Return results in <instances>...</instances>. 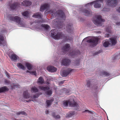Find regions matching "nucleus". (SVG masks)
Wrapping results in <instances>:
<instances>
[{
    "label": "nucleus",
    "mask_w": 120,
    "mask_h": 120,
    "mask_svg": "<svg viewBox=\"0 0 120 120\" xmlns=\"http://www.w3.org/2000/svg\"><path fill=\"white\" fill-rule=\"evenodd\" d=\"M32 17L36 18L41 19L40 20H37V21L33 22L32 24L34 25L35 24V28L37 30H40L43 27L45 30L47 31L49 30V26L47 24H41V23L44 21L41 19V15L39 13H34L32 15Z\"/></svg>",
    "instance_id": "1"
},
{
    "label": "nucleus",
    "mask_w": 120,
    "mask_h": 120,
    "mask_svg": "<svg viewBox=\"0 0 120 120\" xmlns=\"http://www.w3.org/2000/svg\"><path fill=\"white\" fill-rule=\"evenodd\" d=\"M104 1L108 6L112 7H115L117 4V0H97L92 2L93 5H94V7L95 8H98L100 7V3Z\"/></svg>",
    "instance_id": "2"
},
{
    "label": "nucleus",
    "mask_w": 120,
    "mask_h": 120,
    "mask_svg": "<svg viewBox=\"0 0 120 120\" xmlns=\"http://www.w3.org/2000/svg\"><path fill=\"white\" fill-rule=\"evenodd\" d=\"M74 98V97H72L69 100L64 101L63 104V107L65 108L69 106L75 107L76 109H78L79 106L75 102Z\"/></svg>",
    "instance_id": "3"
},
{
    "label": "nucleus",
    "mask_w": 120,
    "mask_h": 120,
    "mask_svg": "<svg viewBox=\"0 0 120 120\" xmlns=\"http://www.w3.org/2000/svg\"><path fill=\"white\" fill-rule=\"evenodd\" d=\"M8 17L10 20L16 22L19 26L22 27H25V23L18 16H13L9 15Z\"/></svg>",
    "instance_id": "4"
},
{
    "label": "nucleus",
    "mask_w": 120,
    "mask_h": 120,
    "mask_svg": "<svg viewBox=\"0 0 120 120\" xmlns=\"http://www.w3.org/2000/svg\"><path fill=\"white\" fill-rule=\"evenodd\" d=\"M23 97L24 98L28 100L26 101L29 102L31 101L33 102L36 101V98H38V96L37 94L35 95H30L29 93L28 90L24 91L23 94Z\"/></svg>",
    "instance_id": "5"
},
{
    "label": "nucleus",
    "mask_w": 120,
    "mask_h": 120,
    "mask_svg": "<svg viewBox=\"0 0 120 120\" xmlns=\"http://www.w3.org/2000/svg\"><path fill=\"white\" fill-rule=\"evenodd\" d=\"M56 10L55 9H52L49 10L48 11H46L45 12V13L47 14L50 13L52 14V15L53 16L54 15L55 16L58 15L60 16L61 18L63 19H65V16L64 14L62 11L59 10L58 11V12H55Z\"/></svg>",
    "instance_id": "6"
},
{
    "label": "nucleus",
    "mask_w": 120,
    "mask_h": 120,
    "mask_svg": "<svg viewBox=\"0 0 120 120\" xmlns=\"http://www.w3.org/2000/svg\"><path fill=\"white\" fill-rule=\"evenodd\" d=\"M89 38V37H87L84 39L82 42L85 41L89 43L90 46L92 47L95 46L98 44L99 38L97 37H93L91 39L87 40V39Z\"/></svg>",
    "instance_id": "7"
},
{
    "label": "nucleus",
    "mask_w": 120,
    "mask_h": 120,
    "mask_svg": "<svg viewBox=\"0 0 120 120\" xmlns=\"http://www.w3.org/2000/svg\"><path fill=\"white\" fill-rule=\"evenodd\" d=\"M103 45L105 47H107L109 45L112 46L114 45L116 43V37L112 38L110 39V40H105L104 41Z\"/></svg>",
    "instance_id": "8"
},
{
    "label": "nucleus",
    "mask_w": 120,
    "mask_h": 120,
    "mask_svg": "<svg viewBox=\"0 0 120 120\" xmlns=\"http://www.w3.org/2000/svg\"><path fill=\"white\" fill-rule=\"evenodd\" d=\"M62 34L58 32L57 30L53 29L51 30V36L56 40H58L62 38Z\"/></svg>",
    "instance_id": "9"
},
{
    "label": "nucleus",
    "mask_w": 120,
    "mask_h": 120,
    "mask_svg": "<svg viewBox=\"0 0 120 120\" xmlns=\"http://www.w3.org/2000/svg\"><path fill=\"white\" fill-rule=\"evenodd\" d=\"M104 21L105 20L102 18L100 15L96 16L93 21L94 23L98 26L101 25L102 22Z\"/></svg>",
    "instance_id": "10"
},
{
    "label": "nucleus",
    "mask_w": 120,
    "mask_h": 120,
    "mask_svg": "<svg viewBox=\"0 0 120 120\" xmlns=\"http://www.w3.org/2000/svg\"><path fill=\"white\" fill-rule=\"evenodd\" d=\"M6 31L4 30H2L0 32V45L4 46L6 45V42L4 41V37L2 35Z\"/></svg>",
    "instance_id": "11"
},
{
    "label": "nucleus",
    "mask_w": 120,
    "mask_h": 120,
    "mask_svg": "<svg viewBox=\"0 0 120 120\" xmlns=\"http://www.w3.org/2000/svg\"><path fill=\"white\" fill-rule=\"evenodd\" d=\"M32 4V2L29 0H24L21 3L22 5L26 7L30 6Z\"/></svg>",
    "instance_id": "12"
},
{
    "label": "nucleus",
    "mask_w": 120,
    "mask_h": 120,
    "mask_svg": "<svg viewBox=\"0 0 120 120\" xmlns=\"http://www.w3.org/2000/svg\"><path fill=\"white\" fill-rule=\"evenodd\" d=\"M49 6L48 4H45L41 5L40 8V11H43L45 10L48 9L49 8Z\"/></svg>",
    "instance_id": "13"
},
{
    "label": "nucleus",
    "mask_w": 120,
    "mask_h": 120,
    "mask_svg": "<svg viewBox=\"0 0 120 120\" xmlns=\"http://www.w3.org/2000/svg\"><path fill=\"white\" fill-rule=\"evenodd\" d=\"M70 46L69 44H66L62 48V51L64 53H66L70 49Z\"/></svg>",
    "instance_id": "14"
},
{
    "label": "nucleus",
    "mask_w": 120,
    "mask_h": 120,
    "mask_svg": "<svg viewBox=\"0 0 120 120\" xmlns=\"http://www.w3.org/2000/svg\"><path fill=\"white\" fill-rule=\"evenodd\" d=\"M70 60L68 59H63L61 62L62 64L65 66L69 65L70 64Z\"/></svg>",
    "instance_id": "15"
},
{
    "label": "nucleus",
    "mask_w": 120,
    "mask_h": 120,
    "mask_svg": "<svg viewBox=\"0 0 120 120\" xmlns=\"http://www.w3.org/2000/svg\"><path fill=\"white\" fill-rule=\"evenodd\" d=\"M72 71V69H68L64 71L62 73V75L64 77L70 74Z\"/></svg>",
    "instance_id": "16"
},
{
    "label": "nucleus",
    "mask_w": 120,
    "mask_h": 120,
    "mask_svg": "<svg viewBox=\"0 0 120 120\" xmlns=\"http://www.w3.org/2000/svg\"><path fill=\"white\" fill-rule=\"evenodd\" d=\"M111 26L107 27L105 34V37H108L109 36L111 32Z\"/></svg>",
    "instance_id": "17"
},
{
    "label": "nucleus",
    "mask_w": 120,
    "mask_h": 120,
    "mask_svg": "<svg viewBox=\"0 0 120 120\" xmlns=\"http://www.w3.org/2000/svg\"><path fill=\"white\" fill-rule=\"evenodd\" d=\"M10 58L12 60L16 62L19 59L18 56L15 54H12L10 57Z\"/></svg>",
    "instance_id": "18"
},
{
    "label": "nucleus",
    "mask_w": 120,
    "mask_h": 120,
    "mask_svg": "<svg viewBox=\"0 0 120 120\" xmlns=\"http://www.w3.org/2000/svg\"><path fill=\"white\" fill-rule=\"evenodd\" d=\"M98 73L99 75L103 76H108L109 75V73L104 71H100Z\"/></svg>",
    "instance_id": "19"
},
{
    "label": "nucleus",
    "mask_w": 120,
    "mask_h": 120,
    "mask_svg": "<svg viewBox=\"0 0 120 120\" xmlns=\"http://www.w3.org/2000/svg\"><path fill=\"white\" fill-rule=\"evenodd\" d=\"M47 69L49 71L51 72H55L56 70V68L52 66L48 67Z\"/></svg>",
    "instance_id": "20"
},
{
    "label": "nucleus",
    "mask_w": 120,
    "mask_h": 120,
    "mask_svg": "<svg viewBox=\"0 0 120 120\" xmlns=\"http://www.w3.org/2000/svg\"><path fill=\"white\" fill-rule=\"evenodd\" d=\"M25 65L27 69L29 70H32L34 68L33 66L31 64L28 63H26Z\"/></svg>",
    "instance_id": "21"
},
{
    "label": "nucleus",
    "mask_w": 120,
    "mask_h": 120,
    "mask_svg": "<svg viewBox=\"0 0 120 120\" xmlns=\"http://www.w3.org/2000/svg\"><path fill=\"white\" fill-rule=\"evenodd\" d=\"M45 81L43 78L42 77H39L37 81L38 83L42 84L44 83Z\"/></svg>",
    "instance_id": "22"
},
{
    "label": "nucleus",
    "mask_w": 120,
    "mask_h": 120,
    "mask_svg": "<svg viewBox=\"0 0 120 120\" xmlns=\"http://www.w3.org/2000/svg\"><path fill=\"white\" fill-rule=\"evenodd\" d=\"M17 66L19 68L23 70H25L26 69V67L20 63H17Z\"/></svg>",
    "instance_id": "23"
},
{
    "label": "nucleus",
    "mask_w": 120,
    "mask_h": 120,
    "mask_svg": "<svg viewBox=\"0 0 120 120\" xmlns=\"http://www.w3.org/2000/svg\"><path fill=\"white\" fill-rule=\"evenodd\" d=\"M38 90L37 88L35 86H33L31 89V91L32 93H36L38 92Z\"/></svg>",
    "instance_id": "24"
},
{
    "label": "nucleus",
    "mask_w": 120,
    "mask_h": 120,
    "mask_svg": "<svg viewBox=\"0 0 120 120\" xmlns=\"http://www.w3.org/2000/svg\"><path fill=\"white\" fill-rule=\"evenodd\" d=\"M38 88L39 89L43 91H45L49 89V88L48 86H39Z\"/></svg>",
    "instance_id": "25"
},
{
    "label": "nucleus",
    "mask_w": 120,
    "mask_h": 120,
    "mask_svg": "<svg viewBox=\"0 0 120 120\" xmlns=\"http://www.w3.org/2000/svg\"><path fill=\"white\" fill-rule=\"evenodd\" d=\"M80 10L84 13L85 15L86 16H89L91 13V12L90 11L86 10L85 9L83 10L81 9H80Z\"/></svg>",
    "instance_id": "26"
},
{
    "label": "nucleus",
    "mask_w": 120,
    "mask_h": 120,
    "mask_svg": "<svg viewBox=\"0 0 120 120\" xmlns=\"http://www.w3.org/2000/svg\"><path fill=\"white\" fill-rule=\"evenodd\" d=\"M22 14L24 17H29V12L28 11H26L22 12Z\"/></svg>",
    "instance_id": "27"
},
{
    "label": "nucleus",
    "mask_w": 120,
    "mask_h": 120,
    "mask_svg": "<svg viewBox=\"0 0 120 120\" xmlns=\"http://www.w3.org/2000/svg\"><path fill=\"white\" fill-rule=\"evenodd\" d=\"M57 20H58L57 19L54 20L52 21V24L54 25H58L61 26V22H57Z\"/></svg>",
    "instance_id": "28"
},
{
    "label": "nucleus",
    "mask_w": 120,
    "mask_h": 120,
    "mask_svg": "<svg viewBox=\"0 0 120 120\" xmlns=\"http://www.w3.org/2000/svg\"><path fill=\"white\" fill-rule=\"evenodd\" d=\"M113 19L114 20H113L114 22H115L116 25L119 26L120 25V21H118V18L117 17L114 18Z\"/></svg>",
    "instance_id": "29"
},
{
    "label": "nucleus",
    "mask_w": 120,
    "mask_h": 120,
    "mask_svg": "<svg viewBox=\"0 0 120 120\" xmlns=\"http://www.w3.org/2000/svg\"><path fill=\"white\" fill-rule=\"evenodd\" d=\"M52 115L55 119H59L60 118V117L59 115H56L55 113L54 112L52 113Z\"/></svg>",
    "instance_id": "30"
},
{
    "label": "nucleus",
    "mask_w": 120,
    "mask_h": 120,
    "mask_svg": "<svg viewBox=\"0 0 120 120\" xmlns=\"http://www.w3.org/2000/svg\"><path fill=\"white\" fill-rule=\"evenodd\" d=\"M8 90V89L6 86H4L0 88V93Z\"/></svg>",
    "instance_id": "31"
},
{
    "label": "nucleus",
    "mask_w": 120,
    "mask_h": 120,
    "mask_svg": "<svg viewBox=\"0 0 120 120\" xmlns=\"http://www.w3.org/2000/svg\"><path fill=\"white\" fill-rule=\"evenodd\" d=\"M53 101V99H52L50 100H47L46 101V102L47 105L49 106L51 105L52 102Z\"/></svg>",
    "instance_id": "32"
},
{
    "label": "nucleus",
    "mask_w": 120,
    "mask_h": 120,
    "mask_svg": "<svg viewBox=\"0 0 120 120\" xmlns=\"http://www.w3.org/2000/svg\"><path fill=\"white\" fill-rule=\"evenodd\" d=\"M92 5H93L92 2L86 4L85 6V8H88L91 7Z\"/></svg>",
    "instance_id": "33"
},
{
    "label": "nucleus",
    "mask_w": 120,
    "mask_h": 120,
    "mask_svg": "<svg viewBox=\"0 0 120 120\" xmlns=\"http://www.w3.org/2000/svg\"><path fill=\"white\" fill-rule=\"evenodd\" d=\"M52 91L51 90H50L46 92V94L48 96H50L52 94Z\"/></svg>",
    "instance_id": "34"
},
{
    "label": "nucleus",
    "mask_w": 120,
    "mask_h": 120,
    "mask_svg": "<svg viewBox=\"0 0 120 120\" xmlns=\"http://www.w3.org/2000/svg\"><path fill=\"white\" fill-rule=\"evenodd\" d=\"M32 70L34 71H31V72H30V74L34 75H36L37 73L36 71V70L34 68Z\"/></svg>",
    "instance_id": "35"
},
{
    "label": "nucleus",
    "mask_w": 120,
    "mask_h": 120,
    "mask_svg": "<svg viewBox=\"0 0 120 120\" xmlns=\"http://www.w3.org/2000/svg\"><path fill=\"white\" fill-rule=\"evenodd\" d=\"M17 7V4H13V5H11V8L12 10H13L15 9Z\"/></svg>",
    "instance_id": "36"
},
{
    "label": "nucleus",
    "mask_w": 120,
    "mask_h": 120,
    "mask_svg": "<svg viewBox=\"0 0 120 120\" xmlns=\"http://www.w3.org/2000/svg\"><path fill=\"white\" fill-rule=\"evenodd\" d=\"M21 114L25 115L26 114V113L23 111H22L21 112H17L16 113V114L17 115H19Z\"/></svg>",
    "instance_id": "37"
},
{
    "label": "nucleus",
    "mask_w": 120,
    "mask_h": 120,
    "mask_svg": "<svg viewBox=\"0 0 120 120\" xmlns=\"http://www.w3.org/2000/svg\"><path fill=\"white\" fill-rule=\"evenodd\" d=\"M62 90L63 91V93H65L67 94H68V93L69 92V90H68L65 88L63 89Z\"/></svg>",
    "instance_id": "38"
},
{
    "label": "nucleus",
    "mask_w": 120,
    "mask_h": 120,
    "mask_svg": "<svg viewBox=\"0 0 120 120\" xmlns=\"http://www.w3.org/2000/svg\"><path fill=\"white\" fill-rule=\"evenodd\" d=\"M83 112H87V113L91 114H93V113H94L93 111H90L88 110H85Z\"/></svg>",
    "instance_id": "39"
},
{
    "label": "nucleus",
    "mask_w": 120,
    "mask_h": 120,
    "mask_svg": "<svg viewBox=\"0 0 120 120\" xmlns=\"http://www.w3.org/2000/svg\"><path fill=\"white\" fill-rule=\"evenodd\" d=\"M110 11V9L109 8H104L103 9V11H104L105 12H106L107 11Z\"/></svg>",
    "instance_id": "40"
},
{
    "label": "nucleus",
    "mask_w": 120,
    "mask_h": 120,
    "mask_svg": "<svg viewBox=\"0 0 120 120\" xmlns=\"http://www.w3.org/2000/svg\"><path fill=\"white\" fill-rule=\"evenodd\" d=\"M99 86L97 85H95L93 87V88L94 90H98Z\"/></svg>",
    "instance_id": "41"
},
{
    "label": "nucleus",
    "mask_w": 120,
    "mask_h": 120,
    "mask_svg": "<svg viewBox=\"0 0 120 120\" xmlns=\"http://www.w3.org/2000/svg\"><path fill=\"white\" fill-rule=\"evenodd\" d=\"M5 74L7 76V77H8V78H9V74H8L7 72H6L5 73Z\"/></svg>",
    "instance_id": "42"
},
{
    "label": "nucleus",
    "mask_w": 120,
    "mask_h": 120,
    "mask_svg": "<svg viewBox=\"0 0 120 120\" xmlns=\"http://www.w3.org/2000/svg\"><path fill=\"white\" fill-rule=\"evenodd\" d=\"M117 11L118 12L120 13V7L117 9Z\"/></svg>",
    "instance_id": "43"
},
{
    "label": "nucleus",
    "mask_w": 120,
    "mask_h": 120,
    "mask_svg": "<svg viewBox=\"0 0 120 120\" xmlns=\"http://www.w3.org/2000/svg\"><path fill=\"white\" fill-rule=\"evenodd\" d=\"M19 85H14V87H16L17 88H19Z\"/></svg>",
    "instance_id": "44"
},
{
    "label": "nucleus",
    "mask_w": 120,
    "mask_h": 120,
    "mask_svg": "<svg viewBox=\"0 0 120 120\" xmlns=\"http://www.w3.org/2000/svg\"><path fill=\"white\" fill-rule=\"evenodd\" d=\"M49 110H47L45 111V113L46 114H47L49 113Z\"/></svg>",
    "instance_id": "45"
},
{
    "label": "nucleus",
    "mask_w": 120,
    "mask_h": 120,
    "mask_svg": "<svg viewBox=\"0 0 120 120\" xmlns=\"http://www.w3.org/2000/svg\"><path fill=\"white\" fill-rule=\"evenodd\" d=\"M87 86H89L90 85V84L89 83V82L88 81H87Z\"/></svg>",
    "instance_id": "46"
},
{
    "label": "nucleus",
    "mask_w": 120,
    "mask_h": 120,
    "mask_svg": "<svg viewBox=\"0 0 120 120\" xmlns=\"http://www.w3.org/2000/svg\"><path fill=\"white\" fill-rule=\"evenodd\" d=\"M70 116H71L73 115L74 114L73 113H70Z\"/></svg>",
    "instance_id": "47"
},
{
    "label": "nucleus",
    "mask_w": 120,
    "mask_h": 120,
    "mask_svg": "<svg viewBox=\"0 0 120 120\" xmlns=\"http://www.w3.org/2000/svg\"><path fill=\"white\" fill-rule=\"evenodd\" d=\"M29 70H27L26 71V72L29 73L30 74V72H31V71H30Z\"/></svg>",
    "instance_id": "48"
},
{
    "label": "nucleus",
    "mask_w": 120,
    "mask_h": 120,
    "mask_svg": "<svg viewBox=\"0 0 120 120\" xmlns=\"http://www.w3.org/2000/svg\"><path fill=\"white\" fill-rule=\"evenodd\" d=\"M74 52H71V53H70V55H71V56H73V53H74Z\"/></svg>",
    "instance_id": "49"
},
{
    "label": "nucleus",
    "mask_w": 120,
    "mask_h": 120,
    "mask_svg": "<svg viewBox=\"0 0 120 120\" xmlns=\"http://www.w3.org/2000/svg\"><path fill=\"white\" fill-rule=\"evenodd\" d=\"M46 84L48 85L49 84V82H47V81H46Z\"/></svg>",
    "instance_id": "50"
},
{
    "label": "nucleus",
    "mask_w": 120,
    "mask_h": 120,
    "mask_svg": "<svg viewBox=\"0 0 120 120\" xmlns=\"http://www.w3.org/2000/svg\"><path fill=\"white\" fill-rule=\"evenodd\" d=\"M100 53L99 51H98V52H96V54H98Z\"/></svg>",
    "instance_id": "51"
},
{
    "label": "nucleus",
    "mask_w": 120,
    "mask_h": 120,
    "mask_svg": "<svg viewBox=\"0 0 120 120\" xmlns=\"http://www.w3.org/2000/svg\"><path fill=\"white\" fill-rule=\"evenodd\" d=\"M14 120H21V119L17 120V119H15Z\"/></svg>",
    "instance_id": "52"
},
{
    "label": "nucleus",
    "mask_w": 120,
    "mask_h": 120,
    "mask_svg": "<svg viewBox=\"0 0 120 120\" xmlns=\"http://www.w3.org/2000/svg\"><path fill=\"white\" fill-rule=\"evenodd\" d=\"M61 83H63L64 82L63 81H61Z\"/></svg>",
    "instance_id": "53"
},
{
    "label": "nucleus",
    "mask_w": 120,
    "mask_h": 120,
    "mask_svg": "<svg viewBox=\"0 0 120 120\" xmlns=\"http://www.w3.org/2000/svg\"><path fill=\"white\" fill-rule=\"evenodd\" d=\"M5 82L6 83H7V80L5 81Z\"/></svg>",
    "instance_id": "54"
},
{
    "label": "nucleus",
    "mask_w": 120,
    "mask_h": 120,
    "mask_svg": "<svg viewBox=\"0 0 120 120\" xmlns=\"http://www.w3.org/2000/svg\"><path fill=\"white\" fill-rule=\"evenodd\" d=\"M7 83H9V82H8V81Z\"/></svg>",
    "instance_id": "55"
},
{
    "label": "nucleus",
    "mask_w": 120,
    "mask_h": 120,
    "mask_svg": "<svg viewBox=\"0 0 120 120\" xmlns=\"http://www.w3.org/2000/svg\"><path fill=\"white\" fill-rule=\"evenodd\" d=\"M70 27H71V26H70Z\"/></svg>",
    "instance_id": "56"
},
{
    "label": "nucleus",
    "mask_w": 120,
    "mask_h": 120,
    "mask_svg": "<svg viewBox=\"0 0 120 120\" xmlns=\"http://www.w3.org/2000/svg\"><path fill=\"white\" fill-rule=\"evenodd\" d=\"M2 0H1V1H2Z\"/></svg>",
    "instance_id": "57"
}]
</instances>
